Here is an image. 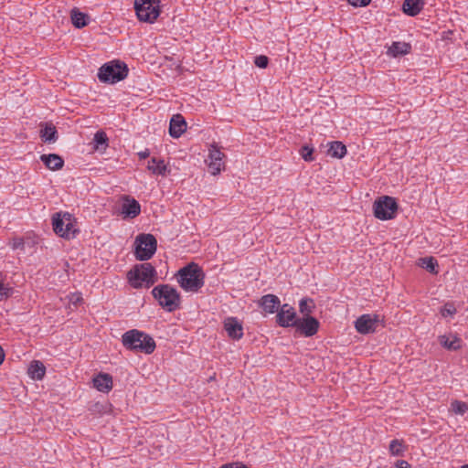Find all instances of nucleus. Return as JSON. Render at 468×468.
<instances>
[{
    "instance_id": "19",
    "label": "nucleus",
    "mask_w": 468,
    "mask_h": 468,
    "mask_svg": "<svg viewBox=\"0 0 468 468\" xmlns=\"http://www.w3.org/2000/svg\"><path fill=\"white\" fill-rule=\"evenodd\" d=\"M40 160L50 170H59L64 165V160L57 154H42Z\"/></svg>"
},
{
    "instance_id": "20",
    "label": "nucleus",
    "mask_w": 468,
    "mask_h": 468,
    "mask_svg": "<svg viewBox=\"0 0 468 468\" xmlns=\"http://www.w3.org/2000/svg\"><path fill=\"white\" fill-rule=\"evenodd\" d=\"M423 6V0H405L402 10L406 15L415 16L422 10Z\"/></svg>"
},
{
    "instance_id": "9",
    "label": "nucleus",
    "mask_w": 468,
    "mask_h": 468,
    "mask_svg": "<svg viewBox=\"0 0 468 468\" xmlns=\"http://www.w3.org/2000/svg\"><path fill=\"white\" fill-rule=\"evenodd\" d=\"M52 226L54 232L61 238H75L79 230L74 227L71 215L69 213H55L52 217Z\"/></svg>"
},
{
    "instance_id": "46",
    "label": "nucleus",
    "mask_w": 468,
    "mask_h": 468,
    "mask_svg": "<svg viewBox=\"0 0 468 468\" xmlns=\"http://www.w3.org/2000/svg\"><path fill=\"white\" fill-rule=\"evenodd\" d=\"M225 322L235 323V322H238V321H237V318H235V317H229Z\"/></svg>"
},
{
    "instance_id": "29",
    "label": "nucleus",
    "mask_w": 468,
    "mask_h": 468,
    "mask_svg": "<svg viewBox=\"0 0 468 468\" xmlns=\"http://www.w3.org/2000/svg\"><path fill=\"white\" fill-rule=\"evenodd\" d=\"M406 446L402 441L392 440L389 444V452L393 456H403Z\"/></svg>"
},
{
    "instance_id": "2",
    "label": "nucleus",
    "mask_w": 468,
    "mask_h": 468,
    "mask_svg": "<svg viewBox=\"0 0 468 468\" xmlns=\"http://www.w3.org/2000/svg\"><path fill=\"white\" fill-rule=\"evenodd\" d=\"M127 280L134 289L152 287L158 280L155 268L149 262L135 264L128 272Z\"/></svg>"
},
{
    "instance_id": "34",
    "label": "nucleus",
    "mask_w": 468,
    "mask_h": 468,
    "mask_svg": "<svg viewBox=\"0 0 468 468\" xmlns=\"http://www.w3.org/2000/svg\"><path fill=\"white\" fill-rule=\"evenodd\" d=\"M355 322H383L379 314H366L359 316Z\"/></svg>"
},
{
    "instance_id": "11",
    "label": "nucleus",
    "mask_w": 468,
    "mask_h": 468,
    "mask_svg": "<svg viewBox=\"0 0 468 468\" xmlns=\"http://www.w3.org/2000/svg\"><path fill=\"white\" fill-rule=\"evenodd\" d=\"M315 309L314 301L312 298L304 297L299 303V312L303 315L293 322H318L317 318L312 316V313Z\"/></svg>"
},
{
    "instance_id": "13",
    "label": "nucleus",
    "mask_w": 468,
    "mask_h": 468,
    "mask_svg": "<svg viewBox=\"0 0 468 468\" xmlns=\"http://www.w3.org/2000/svg\"><path fill=\"white\" fill-rule=\"evenodd\" d=\"M141 212V206L137 200L131 198L129 196L123 197L122 205V214L124 218H134Z\"/></svg>"
},
{
    "instance_id": "42",
    "label": "nucleus",
    "mask_w": 468,
    "mask_h": 468,
    "mask_svg": "<svg viewBox=\"0 0 468 468\" xmlns=\"http://www.w3.org/2000/svg\"><path fill=\"white\" fill-rule=\"evenodd\" d=\"M221 468H248L242 463H231V464H225Z\"/></svg>"
},
{
    "instance_id": "23",
    "label": "nucleus",
    "mask_w": 468,
    "mask_h": 468,
    "mask_svg": "<svg viewBox=\"0 0 468 468\" xmlns=\"http://www.w3.org/2000/svg\"><path fill=\"white\" fill-rule=\"evenodd\" d=\"M46 373V367L44 364L38 360L31 362L28 367V374L33 379L40 380L44 378Z\"/></svg>"
},
{
    "instance_id": "36",
    "label": "nucleus",
    "mask_w": 468,
    "mask_h": 468,
    "mask_svg": "<svg viewBox=\"0 0 468 468\" xmlns=\"http://www.w3.org/2000/svg\"><path fill=\"white\" fill-rule=\"evenodd\" d=\"M14 292V289L5 284L4 282H0V301L5 300L10 297Z\"/></svg>"
},
{
    "instance_id": "16",
    "label": "nucleus",
    "mask_w": 468,
    "mask_h": 468,
    "mask_svg": "<svg viewBox=\"0 0 468 468\" xmlns=\"http://www.w3.org/2000/svg\"><path fill=\"white\" fill-rule=\"evenodd\" d=\"M94 388L103 393L112 388V377L108 373H100L93 378Z\"/></svg>"
},
{
    "instance_id": "5",
    "label": "nucleus",
    "mask_w": 468,
    "mask_h": 468,
    "mask_svg": "<svg viewBox=\"0 0 468 468\" xmlns=\"http://www.w3.org/2000/svg\"><path fill=\"white\" fill-rule=\"evenodd\" d=\"M128 67L124 62L112 60L103 64L98 72V79L104 83H116L128 75Z\"/></svg>"
},
{
    "instance_id": "18",
    "label": "nucleus",
    "mask_w": 468,
    "mask_h": 468,
    "mask_svg": "<svg viewBox=\"0 0 468 468\" xmlns=\"http://www.w3.org/2000/svg\"><path fill=\"white\" fill-rule=\"evenodd\" d=\"M147 169L151 171L154 175L165 176L170 173V169L165 164V161L162 159H157L155 157H152L148 162Z\"/></svg>"
},
{
    "instance_id": "48",
    "label": "nucleus",
    "mask_w": 468,
    "mask_h": 468,
    "mask_svg": "<svg viewBox=\"0 0 468 468\" xmlns=\"http://www.w3.org/2000/svg\"><path fill=\"white\" fill-rule=\"evenodd\" d=\"M461 468H468V464H464Z\"/></svg>"
},
{
    "instance_id": "21",
    "label": "nucleus",
    "mask_w": 468,
    "mask_h": 468,
    "mask_svg": "<svg viewBox=\"0 0 468 468\" xmlns=\"http://www.w3.org/2000/svg\"><path fill=\"white\" fill-rule=\"evenodd\" d=\"M71 22L77 28H82L89 23L90 16L80 12L78 8H73L70 13Z\"/></svg>"
},
{
    "instance_id": "17",
    "label": "nucleus",
    "mask_w": 468,
    "mask_h": 468,
    "mask_svg": "<svg viewBox=\"0 0 468 468\" xmlns=\"http://www.w3.org/2000/svg\"><path fill=\"white\" fill-rule=\"evenodd\" d=\"M296 319V312L292 305L288 303L280 304L275 322H293Z\"/></svg>"
},
{
    "instance_id": "10",
    "label": "nucleus",
    "mask_w": 468,
    "mask_h": 468,
    "mask_svg": "<svg viewBox=\"0 0 468 468\" xmlns=\"http://www.w3.org/2000/svg\"><path fill=\"white\" fill-rule=\"evenodd\" d=\"M283 327H292L294 337H309L315 335L320 324H279Z\"/></svg>"
},
{
    "instance_id": "12",
    "label": "nucleus",
    "mask_w": 468,
    "mask_h": 468,
    "mask_svg": "<svg viewBox=\"0 0 468 468\" xmlns=\"http://www.w3.org/2000/svg\"><path fill=\"white\" fill-rule=\"evenodd\" d=\"M225 154L220 152L218 148L212 145L209 150V163L208 168L212 175H218L220 173L222 167H224V163L222 161Z\"/></svg>"
},
{
    "instance_id": "41",
    "label": "nucleus",
    "mask_w": 468,
    "mask_h": 468,
    "mask_svg": "<svg viewBox=\"0 0 468 468\" xmlns=\"http://www.w3.org/2000/svg\"><path fill=\"white\" fill-rule=\"evenodd\" d=\"M396 467L397 468H410V465L409 464L408 462H406L404 460H399L396 463Z\"/></svg>"
},
{
    "instance_id": "43",
    "label": "nucleus",
    "mask_w": 468,
    "mask_h": 468,
    "mask_svg": "<svg viewBox=\"0 0 468 468\" xmlns=\"http://www.w3.org/2000/svg\"><path fill=\"white\" fill-rule=\"evenodd\" d=\"M149 155H150V152L148 149H145L144 151L138 153V156L141 160L147 158Z\"/></svg>"
},
{
    "instance_id": "45",
    "label": "nucleus",
    "mask_w": 468,
    "mask_h": 468,
    "mask_svg": "<svg viewBox=\"0 0 468 468\" xmlns=\"http://www.w3.org/2000/svg\"><path fill=\"white\" fill-rule=\"evenodd\" d=\"M5 352H4V349L2 348V346H0V365L3 364L4 362V359H5Z\"/></svg>"
},
{
    "instance_id": "3",
    "label": "nucleus",
    "mask_w": 468,
    "mask_h": 468,
    "mask_svg": "<svg viewBox=\"0 0 468 468\" xmlns=\"http://www.w3.org/2000/svg\"><path fill=\"white\" fill-rule=\"evenodd\" d=\"M122 343L126 349L145 355L153 354L156 347L152 336L137 329L125 332L122 336Z\"/></svg>"
},
{
    "instance_id": "24",
    "label": "nucleus",
    "mask_w": 468,
    "mask_h": 468,
    "mask_svg": "<svg viewBox=\"0 0 468 468\" xmlns=\"http://www.w3.org/2000/svg\"><path fill=\"white\" fill-rule=\"evenodd\" d=\"M411 46L405 42H393L388 48V54L393 57L406 55L410 52Z\"/></svg>"
},
{
    "instance_id": "27",
    "label": "nucleus",
    "mask_w": 468,
    "mask_h": 468,
    "mask_svg": "<svg viewBox=\"0 0 468 468\" xmlns=\"http://www.w3.org/2000/svg\"><path fill=\"white\" fill-rule=\"evenodd\" d=\"M328 154L335 158H343L346 154V147L342 142H332L330 143Z\"/></svg>"
},
{
    "instance_id": "8",
    "label": "nucleus",
    "mask_w": 468,
    "mask_h": 468,
    "mask_svg": "<svg viewBox=\"0 0 468 468\" xmlns=\"http://www.w3.org/2000/svg\"><path fill=\"white\" fill-rule=\"evenodd\" d=\"M399 206L396 199L389 196H383L373 204L374 216L380 220H388L396 217Z\"/></svg>"
},
{
    "instance_id": "7",
    "label": "nucleus",
    "mask_w": 468,
    "mask_h": 468,
    "mask_svg": "<svg viewBox=\"0 0 468 468\" xmlns=\"http://www.w3.org/2000/svg\"><path fill=\"white\" fill-rule=\"evenodd\" d=\"M134 9L140 21L152 24L160 15V0H134Z\"/></svg>"
},
{
    "instance_id": "28",
    "label": "nucleus",
    "mask_w": 468,
    "mask_h": 468,
    "mask_svg": "<svg viewBox=\"0 0 468 468\" xmlns=\"http://www.w3.org/2000/svg\"><path fill=\"white\" fill-rule=\"evenodd\" d=\"M224 328L232 339L239 340L243 335L242 324H224Z\"/></svg>"
},
{
    "instance_id": "25",
    "label": "nucleus",
    "mask_w": 468,
    "mask_h": 468,
    "mask_svg": "<svg viewBox=\"0 0 468 468\" xmlns=\"http://www.w3.org/2000/svg\"><path fill=\"white\" fill-rule=\"evenodd\" d=\"M108 141H109V139L107 137L106 133L101 130L98 131L94 134V138H93V144H94L93 150L100 151V152L105 151L106 148L108 147Z\"/></svg>"
},
{
    "instance_id": "4",
    "label": "nucleus",
    "mask_w": 468,
    "mask_h": 468,
    "mask_svg": "<svg viewBox=\"0 0 468 468\" xmlns=\"http://www.w3.org/2000/svg\"><path fill=\"white\" fill-rule=\"evenodd\" d=\"M151 293L159 305L168 312L176 311L181 304L180 293L170 284L156 285Z\"/></svg>"
},
{
    "instance_id": "35",
    "label": "nucleus",
    "mask_w": 468,
    "mask_h": 468,
    "mask_svg": "<svg viewBox=\"0 0 468 468\" xmlns=\"http://www.w3.org/2000/svg\"><path fill=\"white\" fill-rule=\"evenodd\" d=\"M313 153H314V148L309 147L308 145L302 146V148L300 150L301 156L306 162H311L314 160Z\"/></svg>"
},
{
    "instance_id": "38",
    "label": "nucleus",
    "mask_w": 468,
    "mask_h": 468,
    "mask_svg": "<svg viewBox=\"0 0 468 468\" xmlns=\"http://www.w3.org/2000/svg\"><path fill=\"white\" fill-rule=\"evenodd\" d=\"M82 300L83 299L81 293L80 292H74L69 296V303L74 305L75 307L78 306L82 302Z\"/></svg>"
},
{
    "instance_id": "14",
    "label": "nucleus",
    "mask_w": 468,
    "mask_h": 468,
    "mask_svg": "<svg viewBox=\"0 0 468 468\" xmlns=\"http://www.w3.org/2000/svg\"><path fill=\"white\" fill-rule=\"evenodd\" d=\"M186 130V122L181 114L173 115L169 124V134L173 138H179Z\"/></svg>"
},
{
    "instance_id": "37",
    "label": "nucleus",
    "mask_w": 468,
    "mask_h": 468,
    "mask_svg": "<svg viewBox=\"0 0 468 468\" xmlns=\"http://www.w3.org/2000/svg\"><path fill=\"white\" fill-rule=\"evenodd\" d=\"M254 64L258 67V68H261V69H265L267 68L268 64H269V58L267 56L265 55H260V56H256L254 58Z\"/></svg>"
},
{
    "instance_id": "32",
    "label": "nucleus",
    "mask_w": 468,
    "mask_h": 468,
    "mask_svg": "<svg viewBox=\"0 0 468 468\" xmlns=\"http://www.w3.org/2000/svg\"><path fill=\"white\" fill-rule=\"evenodd\" d=\"M451 410L455 414L463 415L468 410V404L460 400H453L451 403Z\"/></svg>"
},
{
    "instance_id": "40",
    "label": "nucleus",
    "mask_w": 468,
    "mask_h": 468,
    "mask_svg": "<svg viewBox=\"0 0 468 468\" xmlns=\"http://www.w3.org/2000/svg\"><path fill=\"white\" fill-rule=\"evenodd\" d=\"M24 245H25L24 239H21V238H16V239H14V240H13L12 248L14 250H16V249L23 250L24 249Z\"/></svg>"
},
{
    "instance_id": "44",
    "label": "nucleus",
    "mask_w": 468,
    "mask_h": 468,
    "mask_svg": "<svg viewBox=\"0 0 468 468\" xmlns=\"http://www.w3.org/2000/svg\"><path fill=\"white\" fill-rule=\"evenodd\" d=\"M38 331H39V329H38V327H37V324H34V325L32 326L31 330H30V331H28V333H27V334H28V335H31V334H35V335H36V334H37V333H38Z\"/></svg>"
},
{
    "instance_id": "39",
    "label": "nucleus",
    "mask_w": 468,
    "mask_h": 468,
    "mask_svg": "<svg viewBox=\"0 0 468 468\" xmlns=\"http://www.w3.org/2000/svg\"><path fill=\"white\" fill-rule=\"evenodd\" d=\"M371 0H348V3L353 6H367Z\"/></svg>"
},
{
    "instance_id": "33",
    "label": "nucleus",
    "mask_w": 468,
    "mask_h": 468,
    "mask_svg": "<svg viewBox=\"0 0 468 468\" xmlns=\"http://www.w3.org/2000/svg\"><path fill=\"white\" fill-rule=\"evenodd\" d=\"M442 318H452L456 313V308L453 303H446L440 310Z\"/></svg>"
},
{
    "instance_id": "31",
    "label": "nucleus",
    "mask_w": 468,
    "mask_h": 468,
    "mask_svg": "<svg viewBox=\"0 0 468 468\" xmlns=\"http://www.w3.org/2000/svg\"><path fill=\"white\" fill-rule=\"evenodd\" d=\"M379 324H355L356 331L362 335H368L378 331Z\"/></svg>"
},
{
    "instance_id": "26",
    "label": "nucleus",
    "mask_w": 468,
    "mask_h": 468,
    "mask_svg": "<svg viewBox=\"0 0 468 468\" xmlns=\"http://www.w3.org/2000/svg\"><path fill=\"white\" fill-rule=\"evenodd\" d=\"M419 265L431 272V274H437L439 272L438 268L439 264L435 258L433 257H424L420 258Z\"/></svg>"
},
{
    "instance_id": "30",
    "label": "nucleus",
    "mask_w": 468,
    "mask_h": 468,
    "mask_svg": "<svg viewBox=\"0 0 468 468\" xmlns=\"http://www.w3.org/2000/svg\"><path fill=\"white\" fill-rule=\"evenodd\" d=\"M41 138L44 142L54 143L58 139V133L54 126H46L41 131Z\"/></svg>"
},
{
    "instance_id": "15",
    "label": "nucleus",
    "mask_w": 468,
    "mask_h": 468,
    "mask_svg": "<svg viewBox=\"0 0 468 468\" xmlns=\"http://www.w3.org/2000/svg\"><path fill=\"white\" fill-rule=\"evenodd\" d=\"M281 301L278 296L274 294L263 295L260 300V306L266 314H277L280 308Z\"/></svg>"
},
{
    "instance_id": "1",
    "label": "nucleus",
    "mask_w": 468,
    "mask_h": 468,
    "mask_svg": "<svg viewBox=\"0 0 468 468\" xmlns=\"http://www.w3.org/2000/svg\"><path fill=\"white\" fill-rule=\"evenodd\" d=\"M176 278L180 287L189 292H197L205 283V272L195 262H190L179 269Z\"/></svg>"
},
{
    "instance_id": "47",
    "label": "nucleus",
    "mask_w": 468,
    "mask_h": 468,
    "mask_svg": "<svg viewBox=\"0 0 468 468\" xmlns=\"http://www.w3.org/2000/svg\"><path fill=\"white\" fill-rule=\"evenodd\" d=\"M4 282V274L3 272L0 271V282Z\"/></svg>"
},
{
    "instance_id": "6",
    "label": "nucleus",
    "mask_w": 468,
    "mask_h": 468,
    "mask_svg": "<svg viewBox=\"0 0 468 468\" xmlns=\"http://www.w3.org/2000/svg\"><path fill=\"white\" fill-rule=\"evenodd\" d=\"M134 255L138 261L150 260L156 251L157 240L153 234H139L134 241Z\"/></svg>"
},
{
    "instance_id": "22",
    "label": "nucleus",
    "mask_w": 468,
    "mask_h": 468,
    "mask_svg": "<svg viewBox=\"0 0 468 468\" xmlns=\"http://www.w3.org/2000/svg\"><path fill=\"white\" fill-rule=\"evenodd\" d=\"M440 344L448 350H458L461 347V339L456 335H441Z\"/></svg>"
}]
</instances>
